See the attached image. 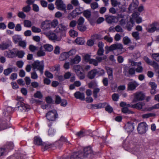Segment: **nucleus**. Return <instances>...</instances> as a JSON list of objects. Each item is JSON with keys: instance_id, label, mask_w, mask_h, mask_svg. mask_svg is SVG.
I'll return each instance as SVG.
<instances>
[{"instance_id": "nucleus-1", "label": "nucleus", "mask_w": 159, "mask_h": 159, "mask_svg": "<svg viewBox=\"0 0 159 159\" xmlns=\"http://www.w3.org/2000/svg\"><path fill=\"white\" fill-rule=\"evenodd\" d=\"M94 154L90 147H86L84 148V152L80 151L73 153L69 159H83L84 158H92ZM64 159H69L66 158Z\"/></svg>"}, {"instance_id": "nucleus-2", "label": "nucleus", "mask_w": 159, "mask_h": 159, "mask_svg": "<svg viewBox=\"0 0 159 159\" xmlns=\"http://www.w3.org/2000/svg\"><path fill=\"white\" fill-rule=\"evenodd\" d=\"M106 53L108 54L110 51H114L116 55L121 54L125 51V49L123 48L122 45L120 43L114 44L110 47H105Z\"/></svg>"}, {"instance_id": "nucleus-3", "label": "nucleus", "mask_w": 159, "mask_h": 159, "mask_svg": "<svg viewBox=\"0 0 159 159\" xmlns=\"http://www.w3.org/2000/svg\"><path fill=\"white\" fill-rule=\"evenodd\" d=\"M127 151L131 153L136 155L137 156H139L144 151L143 146L142 144L139 145V144H133L132 143H130L128 146Z\"/></svg>"}, {"instance_id": "nucleus-4", "label": "nucleus", "mask_w": 159, "mask_h": 159, "mask_svg": "<svg viewBox=\"0 0 159 159\" xmlns=\"http://www.w3.org/2000/svg\"><path fill=\"white\" fill-rule=\"evenodd\" d=\"M16 100L18 102L16 106L18 110L22 112H25L28 111L30 110V106L23 102L24 100L22 97L17 96Z\"/></svg>"}, {"instance_id": "nucleus-5", "label": "nucleus", "mask_w": 159, "mask_h": 159, "mask_svg": "<svg viewBox=\"0 0 159 159\" xmlns=\"http://www.w3.org/2000/svg\"><path fill=\"white\" fill-rule=\"evenodd\" d=\"M34 70H39L41 75L43 73L44 63L43 61H39L36 60L32 65Z\"/></svg>"}, {"instance_id": "nucleus-6", "label": "nucleus", "mask_w": 159, "mask_h": 159, "mask_svg": "<svg viewBox=\"0 0 159 159\" xmlns=\"http://www.w3.org/2000/svg\"><path fill=\"white\" fill-rule=\"evenodd\" d=\"M46 117L49 120L54 121L58 117V114L55 110H52L48 111L46 114Z\"/></svg>"}, {"instance_id": "nucleus-7", "label": "nucleus", "mask_w": 159, "mask_h": 159, "mask_svg": "<svg viewBox=\"0 0 159 159\" xmlns=\"http://www.w3.org/2000/svg\"><path fill=\"white\" fill-rule=\"evenodd\" d=\"M158 24V22L155 21L149 24L146 27V29L148 33H153L157 30Z\"/></svg>"}, {"instance_id": "nucleus-8", "label": "nucleus", "mask_w": 159, "mask_h": 159, "mask_svg": "<svg viewBox=\"0 0 159 159\" xmlns=\"http://www.w3.org/2000/svg\"><path fill=\"white\" fill-rule=\"evenodd\" d=\"M133 102H137L138 101H142L144 99L145 95L142 92H137L133 94Z\"/></svg>"}, {"instance_id": "nucleus-9", "label": "nucleus", "mask_w": 159, "mask_h": 159, "mask_svg": "<svg viewBox=\"0 0 159 159\" xmlns=\"http://www.w3.org/2000/svg\"><path fill=\"white\" fill-rule=\"evenodd\" d=\"M129 63H131V65L132 66H138L135 69V71L137 72L141 73L142 72L143 68L141 66L142 64L140 61H139L138 62H135L131 59H129Z\"/></svg>"}, {"instance_id": "nucleus-10", "label": "nucleus", "mask_w": 159, "mask_h": 159, "mask_svg": "<svg viewBox=\"0 0 159 159\" xmlns=\"http://www.w3.org/2000/svg\"><path fill=\"white\" fill-rule=\"evenodd\" d=\"M147 125L145 122L139 123L137 127V130L139 134H142L145 133L146 131Z\"/></svg>"}, {"instance_id": "nucleus-11", "label": "nucleus", "mask_w": 159, "mask_h": 159, "mask_svg": "<svg viewBox=\"0 0 159 159\" xmlns=\"http://www.w3.org/2000/svg\"><path fill=\"white\" fill-rule=\"evenodd\" d=\"M56 8L59 10L66 12V6L62 0H56L55 2Z\"/></svg>"}, {"instance_id": "nucleus-12", "label": "nucleus", "mask_w": 159, "mask_h": 159, "mask_svg": "<svg viewBox=\"0 0 159 159\" xmlns=\"http://www.w3.org/2000/svg\"><path fill=\"white\" fill-rule=\"evenodd\" d=\"M134 123L131 121L128 122L125 125V129L128 133H131L133 131L134 129Z\"/></svg>"}, {"instance_id": "nucleus-13", "label": "nucleus", "mask_w": 159, "mask_h": 159, "mask_svg": "<svg viewBox=\"0 0 159 159\" xmlns=\"http://www.w3.org/2000/svg\"><path fill=\"white\" fill-rule=\"evenodd\" d=\"M139 13L138 12H135L132 14V17L131 18L132 20H135L136 22L138 24L141 23L142 22V18L139 16Z\"/></svg>"}, {"instance_id": "nucleus-14", "label": "nucleus", "mask_w": 159, "mask_h": 159, "mask_svg": "<svg viewBox=\"0 0 159 159\" xmlns=\"http://www.w3.org/2000/svg\"><path fill=\"white\" fill-rule=\"evenodd\" d=\"M79 9L76 8L72 12L68 15V18L69 19H72L75 18L77 15L82 13V11H78Z\"/></svg>"}, {"instance_id": "nucleus-15", "label": "nucleus", "mask_w": 159, "mask_h": 159, "mask_svg": "<svg viewBox=\"0 0 159 159\" xmlns=\"http://www.w3.org/2000/svg\"><path fill=\"white\" fill-rule=\"evenodd\" d=\"M63 142H64L66 144H70V142L67 140V139L63 136H61L60 139L56 141V143L57 146L60 147L62 145Z\"/></svg>"}, {"instance_id": "nucleus-16", "label": "nucleus", "mask_w": 159, "mask_h": 159, "mask_svg": "<svg viewBox=\"0 0 159 159\" xmlns=\"http://www.w3.org/2000/svg\"><path fill=\"white\" fill-rule=\"evenodd\" d=\"M145 104L143 102H139L133 105V108H136L138 110H141L143 111H146L143 110L144 109H147V107H144Z\"/></svg>"}, {"instance_id": "nucleus-17", "label": "nucleus", "mask_w": 159, "mask_h": 159, "mask_svg": "<svg viewBox=\"0 0 159 159\" xmlns=\"http://www.w3.org/2000/svg\"><path fill=\"white\" fill-rule=\"evenodd\" d=\"M41 27L44 30L51 29L50 20H47L43 22L41 24Z\"/></svg>"}, {"instance_id": "nucleus-18", "label": "nucleus", "mask_w": 159, "mask_h": 159, "mask_svg": "<svg viewBox=\"0 0 159 159\" xmlns=\"http://www.w3.org/2000/svg\"><path fill=\"white\" fill-rule=\"evenodd\" d=\"M139 85V84L135 81L130 82L128 84V89L130 90H133Z\"/></svg>"}, {"instance_id": "nucleus-19", "label": "nucleus", "mask_w": 159, "mask_h": 159, "mask_svg": "<svg viewBox=\"0 0 159 159\" xmlns=\"http://www.w3.org/2000/svg\"><path fill=\"white\" fill-rule=\"evenodd\" d=\"M139 4V2L138 0H133V2L131 3L128 8L129 11L134 10L136 8Z\"/></svg>"}, {"instance_id": "nucleus-20", "label": "nucleus", "mask_w": 159, "mask_h": 159, "mask_svg": "<svg viewBox=\"0 0 159 159\" xmlns=\"http://www.w3.org/2000/svg\"><path fill=\"white\" fill-rule=\"evenodd\" d=\"M16 49H13L11 50L7 51V56L8 58H13L16 57Z\"/></svg>"}, {"instance_id": "nucleus-21", "label": "nucleus", "mask_w": 159, "mask_h": 159, "mask_svg": "<svg viewBox=\"0 0 159 159\" xmlns=\"http://www.w3.org/2000/svg\"><path fill=\"white\" fill-rule=\"evenodd\" d=\"M105 17L106 20L108 23L115 22L116 19V17L111 15H105Z\"/></svg>"}, {"instance_id": "nucleus-22", "label": "nucleus", "mask_w": 159, "mask_h": 159, "mask_svg": "<svg viewBox=\"0 0 159 159\" xmlns=\"http://www.w3.org/2000/svg\"><path fill=\"white\" fill-rule=\"evenodd\" d=\"M74 95L75 98L81 100H84L85 99L84 94L83 93L76 92L74 93Z\"/></svg>"}, {"instance_id": "nucleus-23", "label": "nucleus", "mask_w": 159, "mask_h": 159, "mask_svg": "<svg viewBox=\"0 0 159 159\" xmlns=\"http://www.w3.org/2000/svg\"><path fill=\"white\" fill-rule=\"evenodd\" d=\"M34 143L37 145H43V143L41 139L39 137L36 136L34 138Z\"/></svg>"}, {"instance_id": "nucleus-24", "label": "nucleus", "mask_w": 159, "mask_h": 159, "mask_svg": "<svg viewBox=\"0 0 159 159\" xmlns=\"http://www.w3.org/2000/svg\"><path fill=\"white\" fill-rule=\"evenodd\" d=\"M11 45V43L10 42L3 43L0 44V49L4 50L8 49Z\"/></svg>"}, {"instance_id": "nucleus-25", "label": "nucleus", "mask_w": 159, "mask_h": 159, "mask_svg": "<svg viewBox=\"0 0 159 159\" xmlns=\"http://www.w3.org/2000/svg\"><path fill=\"white\" fill-rule=\"evenodd\" d=\"M81 60V58L80 56L77 55H76L75 58L72 59L70 61V63L71 65L75 64L78 63Z\"/></svg>"}, {"instance_id": "nucleus-26", "label": "nucleus", "mask_w": 159, "mask_h": 159, "mask_svg": "<svg viewBox=\"0 0 159 159\" xmlns=\"http://www.w3.org/2000/svg\"><path fill=\"white\" fill-rule=\"evenodd\" d=\"M96 75V69H94L92 70L88 73V77L89 79H92L94 78Z\"/></svg>"}, {"instance_id": "nucleus-27", "label": "nucleus", "mask_w": 159, "mask_h": 159, "mask_svg": "<svg viewBox=\"0 0 159 159\" xmlns=\"http://www.w3.org/2000/svg\"><path fill=\"white\" fill-rule=\"evenodd\" d=\"M105 106V103H100L95 104H92L91 105V108L92 109L101 108Z\"/></svg>"}, {"instance_id": "nucleus-28", "label": "nucleus", "mask_w": 159, "mask_h": 159, "mask_svg": "<svg viewBox=\"0 0 159 159\" xmlns=\"http://www.w3.org/2000/svg\"><path fill=\"white\" fill-rule=\"evenodd\" d=\"M14 147L13 143L12 142H9L7 143L6 145L4 148L5 149H6L7 150V153L10 150L13 149Z\"/></svg>"}, {"instance_id": "nucleus-29", "label": "nucleus", "mask_w": 159, "mask_h": 159, "mask_svg": "<svg viewBox=\"0 0 159 159\" xmlns=\"http://www.w3.org/2000/svg\"><path fill=\"white\" fill-rule=\"evenodd\" d=\"M123 43L125 45H127L130 46L129 47L130 49H133L134 48V46L135 45L134 43H132L131 42V40H123Z\"/></svg>"}, {"instance_id": "nucleus-30", "label": "nucleus", "mask_w": 159, "mask_h": 159, "mask_svg": "<svg viewBox=\"0 0 159 159\" xmlns=\"http://www.w3.org/2000/svg\"><path fill=\"white\" fill-rule=\"evenodd\" d=\"M50 70L51 71H56L59 72L60 70V66L59 65H55L54 66H52L50 67Z\"/></svg>"}, {"instance_id": "nucleus-31", "label": "nucleus", "mask_w": 159, "mask_h": 159, "mask_svg": "<svg viewBox=\"0 0 159 159\" xmlns=\"http://www.w3.org/2000/svg\"><path fill=\"white\" fill-rule=\"evenodd\" d=\"M68 54L67 52H64L60 55L59 59L61 61H64L69 57Z\"/></svg>"}, {"instance_id": "nucleus-32", "label": "nucleus", "mask_w": 159, "mask_h": 159, "mask_svg": "<svg viewBox=\"0 0 159 159\" xmlns=\"http://www.w3.org/2000/svg\"><path fill=\"white\" fill-rule=\"evenodd\" d=\"M159 108V103H157L152 107H147V109H144L143 110L146 111H151L153 109H158Z\"/></svg>"}, {"instance_id": "nucleus-33", "label": "nucleus", "mask_w": 159, "mask_h": 159, "mask_svg": "<svg viewBox=\"0 0 159 159\" xmlns=\"http://www.w3.org/2000/svg\"><path fill=\"white\" fill-rule=\"evenodd\" d=\"M84 72V71L83 69L82 70L80 71H77L76 73L77 75L80 80L83 79L85 78V75Z\"/></svg>"}, {"instance_id": "nucleus-34", "label": "nucleus", "mask_w": 159, "mask_h": 159, "mask_svg": "<svg viewBox=\"0 0 159 159\" xmlns=\"http://www.w3.org/2000/svg\"><path fill=\"white\" fill-rule=\"evenodd\" d=\"M43 48L46 51L51 52L53 49V46L49 44H47L43 45Z\"/></svg>"}, {"instance_id": "nucleus-35", "label": "nucleus", "mask_w": 159, "mask_h": 159, "mask_svg": "<svg viewBox=\"0 0 159 159\" xmlns=\"http://www.w3.org/2000/svg\"><path fill=\"white\" fill-rule=\"evenodd\" d=\"M23 24L24 26L25 27L30 28L32 25L31 22L29 20H25Z\"/></svg>"}, {"instance_id": "nucleus-36", "label": "nucleus", "mask_w": 159, "mask_h": 159, "mask_svg": "<svg viewBox=\"0 0 159 159\" xmlns=\"http://www.w3.org/2000/svg\"><path fill=\"white\" fill-rule=\"evenodd\" d=\"M58 21L57 20L54 19L52 21L50 20L51 28L52 27L54 28L56 27L58 25Z\"/></svg>"}, {"instance_id": "nucleus-37", "label": "nucleus", "mask_w": 159, "mask_h": 159, "mask_svg": "<svg viewBox=\"0 0 159 159\" xmlns=\"http://www.w3.org/2000/svg\"><path fill=\"white\" fill-rule=\"evenodd\" d=\"M16 57H18L19 58H21L24 56L25 53L23 51H20L16 49Z\"/></svg>"}, {"instance_id": "nucleus-38", "label": "nucleus", "mask_w": 159, "mask_h": 159, "mask_svg": "<svg viewBox=\"0 0 159 159\" xmlns=\"http://www.w3.org/2000/svg\"><path fill=\"white\" fill-rule=\"evenodd\" d=\"M48 36L50 40H56L57 36L56 34L52 32L49 33L48 34Z\"/></svg>"}, {"instance_id": "nucleus-39", "label": "nucleus", "mask_w": 159, "mask_h": 159, "mask_svg": "<svg viewBox=\"0 0 159 159\" xmlns=\"http://www.w3.org/2000/svg\"><path fill=\"white\" fill-rule=\"evenodd\" d=\"M129 23H130V24L128 23V24L126 26V28L129 30H130L131 29L134 24V21L131 18L130 20Z\"/></svg>"}, {"instance_id": "nucleus-40", "label": "nucleus", "mask_w": 159, "mask_h": 159, "mask_svg": "<svg viewBox=\"0 0 159 159\" xmlns=\"http://www.w3.org/2000/svg\"><path fill=\"white\" fill-rule=\"evenodd\" d=\"M7 153V150H6V149L4 148H0V157L5 156Z\"/></svg>"}, {"instance_id": "nucleus-41", "label": "nucleus", "mask_w": 159, "mask_h": 159, "mask_svg": "<svg viewBox=\"0 0 159 159\" xmlns=\"http://www.w3.org/2000/svg\"><path fill=\"white\" fill-rule=\"evenodd\" d=\"M97 71V75L98 76H101L104 75L105 74L104 70L101 68L96 69Z\"/></svg>"}, {"instance_id": "nucleus-42", "label": "nucleus", "mask_w": 159, "mask_h": 159, "mask_svg": "<svg viewBox=\"0 0 159 159\" xmlns=\"http://www.w3.org/2000/svg\"><path fill=\"white\" fill-rule=\"evenodd\" d=\"M155 116V114L152 113H148L143 114L142 117L143 119H147Z\"/></svg>"}, {"instance_id": "nucleus-43", "label": "nucleus", "mask_w": 159, "mask_h": 159, "mask_svg": "<svg viewBox=\"0 0 159 159\" xmlns=\"http://www.w3.org/2000/svg\"><path fill=\"white\" fill-rule=\"evenodd\" d=\"M122 111L124 113L128 114L134 113V112L129 110L128 108L126 107H123L122 109Z\"/></svg>"}, {"instance_id": "nucleus-44", "label": "nucleus", "mask_w": 159, "mask_h": 159, "mask_svg": "<svg viewBox=\"0 0 159 159\" xmlns=\"http://www.w3.org/2000/svg\"><path fill=\"white\" fill-rule=\"evenodd\" d=\"M91 57V55L86 54L84 56L83 58L85 62L89 63L90 60H91V59L90 58Z\"/></svg>"}, {"instance_id": "nucleus-45", "label": "nucleus", "mask_w": 159, "mask_h": 159, "mask_svg": "<svg viewBox=\"0 0 159 159\" xmlns=\"http://www.w3.org/2000/svg\"><path fill=\"white\" fill-rule=\"evenodd\" d=\"M35 98H38L41 99L43 98V95L39 91H37L34 95Z\"/></svg>"}, {"instance_id": "nucleus-46", "label": "nucleus", "mask_w": 159, "mask_h": 159, "mask_svg": "<svg viewBox=\"0 0 159 159\" xmlns=\"http://www.w3.org/2000/svg\"><path fill=\"white\" fill-rule=\"evenodd\" d=\"M73 68L76 73L77 71H80L83 70L82 67L80 65H75L74 66Z\"/></svg>"}, {"instance_id": "nucleus-47", "label": "nucleus", "mask_w": 159, "mask_h": 159, "mask_svg": "<svg viewBox=\"0 0 159 159\" xmlns=\"http://www.w3.org/2000/svg\"><path fill=\"white\" fill-rule=\"evenodd\" d=\"M12 68H9L4 70L3 73L5 75H8L12 71Z\"/></svg>"}, {"instance_id": "nucleus-48", "label": "nucleus", "mask_w": 159, "mask_h": 159, "mask_svg": "<svg viewBox=\"0 0 159 159\" xmlns=\"http://www.w3.org/2000/svg\"><path fill=\"white\" fill-rule=\"evenodd\" d=\"M30 10L31 7L29 5L23 7L22 8L23 11L26 13L29 12L30 11Z\"/></svg>"}, {"instance_id": "nucleus-49", "label": "nucleus", "mask_w": 159, "mask_h": 159, "mask_svg": "<svg viewBox=\"0 0 159 159\" xmlns=\"http://www.w3.org/2000/svg\"><path fill=\"white\" fill-rule=\"evenodd\" d=\"M91 40H97L102 39L101 36L98 34H94L91 36Z\"/></svg>"}, {"instance_id": "nucleus-50", "label": "nucleus", "mask_w": 159, "mask_h": 159, "mask_svg": "<svg viewBox=\"0 0 159 159\" xmlns=\"http://www.w3.org/2000/svg\"><path fill=\"white\" fill-rule=\"evenodd\" d=\"M69 34L70 36L75 37L77 36V33L74 30H70L69 32Z\"/></svg>"}, {"instance_id": "nucleus-51", "label": "nucleus", "mask_w": 159, "mask_h": 159, "mask_svg": "<svg viewBox=\"0 0 159 159\" xmlns=\"http://www.w3.org/2000/svg\"><path fill=\"white\" fill-rule=\"evenodd\" d=\"M107 72L109 77H112V69L109 67L106 68Z\"/></svg>"}, {"instance_id": "nucleus-52", "label": "nucleus", "mask_w": 159, "mask_h": 159, "mask_svg": "<svg viewBox=\"0 0 159 159\" xmlns=\"http://www.w3.org/2000/svg\"><path fill=\"white\" fill-rule=\"evenodd\" d=\"M91 12L88 10H86L84 12V16L87 19H89L91 16Z\"/></svg>"}, {"instance_id": "nucleus-53", "label": "nucleus", "mask_w": 159, "mask_h": 159, "mask_svg": "<svg viewBox=\"0 0 159 159\" xmlns=\"http://www.w3.org/2000/svg\"><path fill=\"white\" fill-rule=\"evenodd\" d=\"M17 16L20 18L24 19L26 17V15L23 11H19Z\"/></svg>"}, {"instance_id": "nucleus-54", "label": "nucleus", "mask_w": 159, "mask_h": 159, "mask_svg": "<svg viewBox=\"0 0 159 159\" xmlns=\"http://www.w3.org/2000/svg\"><path fill=\"white\" fill-rule=\"evenodd\" d=\"M19 45L22 48H24L26 46V43L25 40H19L18 42Z\"/></svg>"}, {"instance_id": "nucleus-55", "label": "nucleus", "mask_w": 159, "mask_h": 159, "mask_svg": "<svg viewBox=\"0 0 159 159\" xmlns=\"http://www.w3.org/2000/svg\"><path fill=\"white\" fill-rule=\"evenodd\" d=\"M152 58L157 61H159V53H154L152 54Z\"/></svg>"}, {"instance_id": "nucleus-56", "label": "nucleus", "mask_w": 159, "mask_h": 159, "mask_svg": "<svg viewBox=\"0 0 159 159\" xmlns=\"http://www.w3.org/2000/svg\"><path fill=\"white\" fill-rule=\"evenodd\" d=\"M100 89L99 88H95L93 90V96L95 98H97L98 97V93L99 92Z\"/></svg>"}, {"instance_id": "nucleus-57", "label": "nucleus", "mask_w": 159, "mask_h": 159, "mask_svg": "<svg viewBox=\"0 0 159 159\" xmlns=\"http://www.w3.org/2000/svg\"><path fill=\"white\" fill-rule=\"evenodd\" d=\"M55 132L54 129L50 128L48 131V135L49 136H52L55 134Z\"/></svg>"}, {"instance_id": "nucleus-58", "label": "nucleus", "mask_w": 159, "mask_h": 159, "mask_svg": "<svg viewBox=\"0 0 159 159\" xmlns=\"http://www.w3.org/2000/svg\"><path fill=\"white\" fill-rule=\"evenodd\" d=\"M45 75L48 78L52 79L53 77V75L48 70H46L45 72Z\"/></svg>"}, {"instance_id": "nucleus-59", "label": "nucleus", "mask_w": 159, "mask_h": 159, "mask_svg": "<svg viewBox=\"0 0 159 159\" xmlns=\"http://www.w3.org/2000/svg\"><path fill=\"white\" fill-rule=\"evenodd\" d=\"M128 20L122 18L119 21V24L120 25L122 26H124L126 23L127 22Z\"/></svg>"}, {"instance_id": "nucleus-60", "label": "nucleus", "mask_w": 159, "mask_h": 159, "mask_svg": "<svg viewBox=\"0 0 159 159\" xmlns=\"http://www.w3.org/2000/svg\"><path fill=\"white\" fill-rule=\"evenodd\" d=\"M150 65L152 66L155 70H158L159 68V66L157 62L154 61H152Z\"/></svg>"}, {"instance_id": "nucleus-61", "label": "nucleus", "mask_w": 159, "mask_h": 159, "mask_svg": "<svg viewBox=\"0 0 159 159\" xmlns=\"http://www.w3.org/2000/svg\"><path fill=\"white\" fill-rule=\"evenodd\" d=\"M89 63L90 64H93L95 66H97L98 64V61L96 60L93 59H91Z\"/></svg>"}, {"instance_id": "nucleus-62", "label": "nucleus", "mask_w": 159, "mask_h": 159, "mask_svg": "<svg viewBox=\"0 0 159 159\" xmlns=\"http://www.w3.org/2000/svg\"><path fill=\"white\" fill-rule=\"evenodd\" d=\"M111 2L112 6L114 7L120 4V2H118L116 0H111Z\"/></svg>"}, {"instance_id": "nucleus-63", "label": "nucleus", "mask_w": 159, "mask_h": 159, "mask_svg": "<svg viewBox=\"0 0 159 159\" xmlns=\"http://www.w3.org/2000/svg\"><path fill=\"white\" fill-rule=\"evenodd\" d=\"M119 96L118 94L114 93L112 95V99L114 101H117L118 100Z\"/></svg>"}, {"instance_id": "nucleus-64", "label": "nucleus", "mask_w": 159, "mask_h": 159, "mask_svg": "<svg viewBox=\"0 0 159 159\" xmlns=\"http://www.w3.org/2000/svg\"><path fill=\"white\" fill-rule=\"evenodd\" d=\"M84 19L82 17L80 18L78 21V25H82L84 22Z\"/></svg>"}]
</instances>
